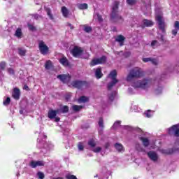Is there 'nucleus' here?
Wrapping results in <instances>:
<instances>
[{
	"label": "nucleus",
	"instance_id": "1",
	"mask_svg": "<svg viewBox=\"0 0 179 179\" xmlns=\"http://www.w3.org/2000/svg\"><path fill=\"white\" fill-rule=\"evenodd\" d=\"M120 2L115 1L111 8L110 13V21L113 23L122 24L124 22V18L122 15H119V5Z\"/></svg>",
	"mask_w": 179,
	"mask_h": 179
},
{
	"label": "nucleus",
	"instance_id": "2",
	"mask_svg": "<svg viewBox=\"0 0 179 179\" xmlns=\"http://www.w3.org/2000/svg\"><path fill=\"white\" fill-rule=\"evenodd\" d=\"M144 71L140 67H133L129 70L126 80L127 83H131L134 79H140L144 77Z\"/></svg>",
	"mask_w": 179,
	"mask_h": 179
},
{
	"label": "nucleus",
	"instance_id": "3",
	"mask_svg": "<svg viewBox=\"0 0 179 179\" xmlns=\"http://www.w3.org/2000/svg\"><path fill=\"white\" fill-rule=\"evenodd\" d=\"M152 81L153 80L152 78H145L141 80L133 82L131 86L134 89L146 90L149 89L150 86L152 85Z\"/></svg>",
	"mask_w": 179,
	"mask_h": 179
},
{
	"label": "nucleus",
	"instance_id": "4",
	"mask_svg": "<svg viewBox=\"0 0 179 179\" xmlns=\"http://www.w3.org/2000/svg\"><path fill=\"white\" fill-rule=\"evenodd\" d=\"M109 77H110L112 81L110 83H108V90H111L113 86H115L119 82V80L116 79V77H117V71H116V70L110 71V73H109Z\"/></svg>",
	"mask_w": 179,
	"mask_h": 179
},
{
	"label": "nucleus",
	"instance_id": "5",
	"mask_svg": "<svg viewBox=\"0 0 179 179\" xmlns=\"http://www.w3.org/2000/svg\"><path fill=\"white\" fill-rule=\"evenodd\" d=\"M38 50H40V53L43 56L48 55L50 54V48L45 43L44 41H38Z\"/></svg>",
	"mask_w": 179,
	"mask_h": 179
},
{
	"label": "nucleus",
	"instance_id": "6",
	"mask_svg": "<svg viewBox=\"0 0 179 179\" xmlns=\"http://www.w3.org/2000/svg\"><path fill=\"white\" fill-rule=\"evenodd\" d=\"M107 62V57L101 56V58H96L91 60L90 65L91 67H93L96 65L105 64Z\"/></svg>",
	"mask_w": 179,
	"mask_h": 179
},
{
	"label": "nucleus",
	"instance_id": "7",
	"mask_svg": "<svg viewBox=\"0 0 179 179\" xmlns=\"http://www.w3.org/2000/svg\"><path fill=\"white\" fill-rule=\"evenodd\" d=\"M71 85L75 89L82 90L84 87H87L89 83L87 81L75 80L72 81Z\"/></svg>",
	"mask_w": 179,
	"mask_h": 179
},
{
	"label": "nucleus",
	"instance_id": "8",
	"mask_svg": "<svg viewBox=\"0 0 179 179\" xmlns=\"http://www.w3.org/2000/svg\"><path fill=\"white\" fill-rule=\"evenodd\" d=\"M156 21L158 22L159 29L162 31V33H166V24L165 21H164L162 16L157 15Z\"/></svg>",
	"mask_w": 179,
	"mask_h": 179
},
{
	"label": "nucleus",
	"instance_id": "9",
	"mask_svg": "<svg viewBox=\"0 0 179 179\" xmlns=\"http://www.w3.org/2000/svg\"><path fill=\"white\" fill-rule=\"evenodd\" d=\"M83 52L84 50L81 48V47L74 46V48H73V49L70 51V53L73 57L78 58L83 54Z\"/></svg>",
	"mask_w": 179,
	"mask_h": 179
},
{
	"label": "nucleus",
	"instance_id": "10",
	"mask_svg": "<svg viewBox=\"0 0 179 179\" xmlns=\"http://www.w3.org/2000/svg\"><path fill=\"white\" fill-rule=\"evenodd\" d=\"M168 134L171 136L179 137V127L177 124L172 125L171 128L168 129Z\"/></svg>",
	"mask_w": 179,
	"mask_h": 179
},
{
	"label": "nucleus",
	"instance_id": "11",
	"mask_svg": "<svg viewBox=\"0 0 179 179\" xmlns=\"http://www.w3.org/2000/svg\"><path fill=\"white\" fill-rule=\"evenodd\" d=\"M57 78L62 81L64 84H68L71 79V76L69 74H62L57 76Z\"/></svg>",
	"mask_w": 179,
	"mask_h": 179
},
{
	"label": "nucleus",
	"instance_id": "12",
	"mask_svg": "<svg viewBox=\"0 0 179 179\" xmlns=\"http://www.w3.org/2000/svg\"><path fill=\"white\" fill-rule=\"evenodd\" d=\"M29 166L32 169H35L38 166H45V163L43 161H34L32 160L29 163Z\"/></svg>",
	"mask_w": 179,
	"mask_h": 179
},
{
	"label": "nucleus",
	"instance_id": "13",
	"mask_svg": "<svg viewBox=\"0 0 179 179\" xmlns=\"http://www.w3.org/2000/svg\"><path fill=\"white\" fill-rule=\"evenodd\" d=\"M126 38L123 35H118L117 36L116 38H115V41L119 43L120 46H123L124 43H125Z\"/></svg>",
	"mask_w": 179,
	"mask_h": 179
},
{
	"label": "nucleus",
	"instance_id": "14",
	"mask_svg": "<svg viewBox=\"0 0 179 179\" xmlns=\"http://www.w3.org/2000/svg\"><path fill=\"white\" fill-rule=\"evenodd\" d=\"M20 90L18 88H14L13 92H12V97L14 98L15 100L20 99Z\"/></svg>",
	"mask_w": 179,
	"mask_h": 179
},
{
	"label": "nucleus",
	"instance_id": "15",
	"mask_svg": "<svg viewBox=\"0 0 179 179\" xmlns=\"http://www.w3.org/2000/svg\"><path fill=\"white\" fill-rule=\"evenodd\" d=\"M148 156L150 157V159L152 162H157L158 159V156L157 154L155 153V152L150 151L148 152Z\"/></svg>",
	"mask_w": 179,
	"mask_h": 179
},
{
	"label": "nucleus",
	"instance_id": "16",
	"mask_svg": "<svg viewBox=\"0 0 179 179\" xmlns=\"http://www.w3.org/2000/svg\"><path fill=\"white\" fill-rule=\"evenodd\" d=\"M95 76H96V78L97 79L102 78L103 77L102 68L98 67L97 69H96Z\"/></svg>",
	"mask_w": 179,
	"mask_h": 179
},
{
	"label": "nucleus",
	"instance_id": "17",
	"mask_svg": "<svg viewBox=\"0 0 179 179\" xmlns=\"http://www.w3.org/2000/svg\"><path fill=\"white\" fill-rule=\"evenodd\" d=\"M61 12H62V14L63 15L64 17H65V18L69 17V10H68V8L65 6L62 7Z\"/></svg>",
	"mask_w": 179,
	"mask_h": 179
},
{
	"label": "nucleus",
	"instance_id": "18",
	"mask_svg": "<svg viewBox=\"0 0 179 179\" xmlns=\"http://www.w3.org/2000/svg\"><path fill=\"white\" fill-rule=\"evenodd\" d=\"M139 140L142 141L143 145L145 148L148 147L150 145V141L149 138H145V137H140Z\"/></svg>",
	"mask_w": 179,
	"mask_h": 179
},
{
	"label": "nucleus",
	"instance_id": "19",
	"mask_svg": "<svg viewBox=\"0 0 179 179\" xmlns=\"http://www.w3.org/2000/svg\"><path fill=\"white\" fill-rule=\"evenodd\" d=\"M174 28L176 29L172 30L171 33H172V35L176 36V34H177L178 31L179 30V21H175V22H174Z\"/></svg>",
	"mask_w": 179,
	"mask_h": 179
},
{
	"label": "nucleus",
	"instance_id": "20",
	"mask_svg": "<svg viewBox=\"0 0 179 179\" xmlns=\"http://www.w3.org/2000/svg\"><path fill=\"white\" fill-rule=\"evenodd\" d=\"M114 148L115 149L117 150V151H118L119 152H121L122 151H124V147H123V145L121 144V143H115L114 144Z\"/></svg>",
	"mask_w": 179,
	"mask_h": 179
},
{
	"label": "nucleus",
	"instance_id": "21",
	"mask_svg": "<svg viewBox=\"0 0 179 179\" xmlns=\"http://www.w3.org/2000/svg\"><path fill=\"white\" fill-rule=\"evenodd\" d=\"M45 11L46 12V14L48 15L49 19H50L51 20H54L53 15L51 13V10L50 8H48L47 6L44 7Z\"/></svg>",
	"mask_w": 179,
	"mask_h": 179
},
{
	"label": "nucleus",
	"instance_id": "22",
	"mask_svg": "<svg viewBox=\"0 0 179 179\" xmlns=\"http://www.w3.org/2000/svg\"><path fill=\"white\" fill-rule=\"evenodd\" d=\"M59 63H61L62 65H64V66H69V60L65 57H64L59 59Z\"/></svg>",
	"mask_w": 179,
	"mask_h": 179
},
{
	"label": "nucleus",
	"instance_id": "23",
	"mask_svg": "<svg viewBox=\"0 0 179 179\" xmlns=\"http://www.w3.org/2000/svg\"><path fill=\"white\" fill-rule=\"evenodd\" d=\"M57 114L55 111H52L50 110H48V117L49 119L52 120L56 117Z\"/></svg>",
	"mask_w": 179,
	"mask_h": 179
},
{
	"label": "nucleus",
	"instance_id": "24",
	"mask_svg": "<svg viewBox=\"0 0 179 179\" xmlns=\"http://www.w3.org/2000/svg\"><path fill=\"white\" fill-rule=\"evenodd\" d=\"M143 25H145L146 27H152L153 26L152 21H150L149 20H143Z\"/></svg>",
	"mask_w": 179,
	"mask_h": 179
},
{
	"label": "nucleus",
	"instance_id": "25",
	"mask_svg": "<svg viewBox=\"0 0 179 179\" xmlns=\"http://www.w3.org/2000/svg\"><path fill=\"white\" fill-rule=\"evenodd\" d=\"M22 35L23 33L22 32L21 28H17L15 31V36H16L17 38H21Z\"/></svg>",
	"mask_w": 179,
	"mask_h": 179
},
{
	"label": "nucleus",
	"instance_id": "26",
	"mask_svg": "<svg viewBox=\"0 0 179 179\" xmlns=\"http://www.w3.org/2000/svg\"><path fill=\"white\" fill-rule=\"evenodd\" d=\"M87 145L90 148H95L96 146V143L93 138H91L90 141H88Z\"/></svg>",
	"mask_w": 179,
	"mask_h": 179
},
{
	"label": "nucleus",
	"instance_id": "27",
	"mask_svg": "<svg viewBox=\"0 0 179 179\" xmlns=\"http://www.w3.org/2000/svg\"><path fill=\"white\" fill-rule=\"evenodd\" d=\"M17 51L19 52V55L21 57H24L26 55L27 50L23 48H17Z\"/></svg>",
	"mask_w": 179,
	"mask_h": 179
},
{
	"label": "nucleus",
	"instance_id": "28",
	"mask_svg": "<svg viewBox=\"0 0 179 179\" xmlns=\"http://www.w3.org/2000/svg\"><path fill=\"white\" fill-rule=\"evenodd\" d=\"M78 101H79V103H86L87 101H89V98H87V96H80L79 98V99L78 100Z\"/></svg>",
	"mask_w": 179,
	"mask_h": 179
},
{
	"label": "nucleus",
	"instance_id": "29",
	"mask_svg": "<svg viewBox=\"0 0 179 179\" xmlns=\"http://www.w3.org/2000/svg\"><path fill=\"white\" fill-rule=\"evenodd\" d=\"M52 66V63L51 62L50 60H48L45 62V69L47 70H50L51 66Z\"/></svg>",
	"mask_w": 179,
	"mask_h": 179
},
{
	"label": "nucleus",
	"instance_id": "30",
	"mask_svg": "<svg viewBox=\"0 0 179 179\" xmlns=\"http://www.w3.org/2000/svg\"><path fill=\"white\" fill-rule=\"evenodd\" d=\"M82 108H83V106H81L75 105L72 106V110L73 111H75V112H78L80 110H82Z\"/></svg>",
	"mask_w": 179,
	"mask_h": 179
},
{
	"label": "nucleus",
	"instance_id": "31",
	"mask_svg": "<svg viewBox=\"0 0 179 179\" xmlns=\"http://www.w3.org/2000/svg\"><path fill=\"white\" fill-rule=\"evenodd\" d=\"M88 6L87 3H80V4H78V8H79L80 10H85L87 9Z\"/></svg>",
	"mask_w": 179,
	"mask_h": 179
},
{
	"label": "nucleus",
	"instance_id": "32",
	"mask_svg": "<svg viewBox=\"0 0 179 179\" xmlns=\"http://www.w3.org/2000/svg\"><path fill=\"white\" fill-rule=\"evenodd\" d=\"M92 31V28L87 24L84 25V31L85 33H90Z\"/></svg>",
	"mask_w": 179,
	"mask_h": 179
},
{
	"label": "nucleus",
	"instance_id": "33",
	"mask_svg": "<svg viewBox=\"0 0 179 179\" xmlns=\"http://www.w3.org/2000/svg\"><path fill=\"white\" fill-rule=\"evenodd\" d=\"M59 110H62V113H68L69 110V108L67 106H64L62 107L61 108H59Z\"/></svg>",
	"mask_w": 179,
	"mask_h": 179
},
{
	"label": "nucleus",
	"instance_id": "34",
	"mask_svg": "<svg viewBox=\"0 0 179 179\" xmlns=\"http://www.w3.org/2000/svg\"><path fill=\"white\" fill-rule=\"evenodd\" d=\"M98 124H99V127H100L101 129L104 128V120L103 117L99 118Z\"/></svg>",
	"mask_w": 179,
	"mask_h": 179
},
{
	"label": "nucleus",
	"instance_id": "35",
	"mask_svg": "<svg viewBox=\"0 0 179 179\" xmlns=\"http://www.w3.org/2000/svg\"><path fill=\"white\" fill-rule=\"evenodd\" d=\"M150 46L152 47V48H155V46H160V43L157 41L154 40L152 42H151Z\"/></svg>",
	"mask_w": 179,
	"mask_h": 179
},
{
	"label": "nucleus",
	"instance_id": "36",
	"mask_svg": "<svg viewBox=\"0 0 179 179\" xmlns=\"http://www.w3.org/2000/svg\"><path fill=\"white\" fill-rule=\"evenodd\" d=\"M27 27L31 31H36V27H35L34 25H32L30 23H27Z\"/></svg>",
	"mask_w": 179,
	"mask_h": 179
},
{
	"label": "nucleus",
	"instance_id": "37",
	"mask_svg": "<svg viewBox=\"0 0 179 179\" xmlns=\"http://www.w3.org/2000/svg\"><path fill=\"white\" fill-rule=\"evenodd\" d=\"M115 97V92H112L110 94H108V99L110 101H113Z\"/></svg>",
	"mask_w": 179,
	"mask_h": 179
},
{
	"label": "nucleus",
	"instance_id": "38",
	"mask_svg": "<svg viewBox=\"0 0 179 179\" xmlns=\"http://www.w3.org/2000/svg\"><path fill=\"white\" fill-rule=\"evenodd\" d=\"M7 73L11 76L15 75V71H14V69L10 67L7 69Z\"/></svg>",
	"mask_w": 179,
	"mask_h": 179
},
{
	"label": "nucleus",
	"instance_id": "39",
	"mask_svg": "<svg viewBox=\"0 0 179 179\" xmlns=\"http://www.w3.org/2000/svg\"><path fill=\"white\" fill-rule=\"evenodd\" d=\"M78 149L80 150V151H83L84 150V145H83V143H78Z\"/></svg>",
	"mask_w": 179,
	"mask_h": 179
},
{
	"label": "nucleus",
	"instance_id": "40",
	"mask_svg": "<svg viewBox=\"0 0 179 179\" xmlns=\"http://www.w3.org/2000/svg\"><path fill=\"white\" fill-rule=\"evenodd\" d=\"M3 106H8L9 104H10V98L7 97L6 100L3 101Z\"/></svg>",
	"mask_w": 179,
	"mask_h": 179
},
{
	"label": "nucleus",
	"instance_id": "41",
	"mask_svg": "<svg viewBox=\"0 0 179 179\" xmlns=\"http://www.w3.org/2000/svg\"><path fill=\"white\" fill-rule=\"evenodd\" d=\"M6 62H2L0 63V69H1V71H4L6 69Z\"/></svg>",
	"mask_w": 179,
	"mask_h": 179
},
{
	"label": "nucleus",
	"instance_id": "42",
	"mask_svg": "<svg viewBox=\"0 0 179 179\" xmlns=\"http://www.w3.org/2000/svg\"><path fill=\"white\" fill-rule=\"evenodd\" d=\"M37 176L38 179H44L45 178V174L43 173L41 171H38L37 173Z\"/></svg>",
	"mask_w": 179,
	"mask_h": 179
},
{
	"label": "nucleus",
	"instance_id": "43",
	"mask_svg": "<svg viewBox=\"0 0 179 179\" xmlns=\"http://www.w3.org/2000/svg\"><path fill=\"white\" fill-rule=\"evenodd\" d=\"M127 3L129 6H134L135 3H136V0H127Z\"/></svg>",
	"mask_w": 179,
	"mask_h": 179
},
{
	"label": "nucleus",
	"instance_id": "44",
	"mask_svg": "<svg viewBox=\"0 0 179 179\" xmlns=\"http://www.w3.org/2000/svg\"><path fill=\"white\" fill-rule=\"evenodd\" d=\"M101 150H102V148H101V147H97V148H94V149L92 150V152H93L94 153H99Z\"/></svg>",
	"mask_w": 179,
	"mask_h": 179
},
{
	"label": "nucleus",
	"instance_id": "45",
	"mask_svg": "<svg viewBox=\"0 0 179 179\" xmlns=\"http://www.w3.org/2000/svg\"><path fill=\"white\" fill-rule=\"evenodd\" d=\"M66 179H77V177L74 175L67 174L66 176Z\"/></svg>",
	"mask_w": 179,
	"mask_h": 179
},
{
	"label": "nucleus",
	"instance_id": "46",
	"mask_svg": "<svg viewBox=\"0 0 179 179\" xmlns=\"http://www.w3.org/2000/svg\"><path fill=\"white\" fill-rule=\"evenodd\" d=\"M151 110H148L147 112L145 113V115L146 117H148V118H150V117H152V113H151Z\"/></svg>",
	"mask_w": 179,
	"mask_h": 179
},
{
	"label": "nucleus",
	"instance_id": "47",
	"mask_svg": "<svg viewBox=\"0 0 179 179\" xmlns=\"http://www.w3.org/2000/svg\"><path fill=\"white\" fill-rule=\"evenodd\" d=\"M152 59V58H143V62L145 63H148L149 62H151Z\"/></svg>",
	"mask_w": 179,
	"mask_h": 179
},
{
	"label": "nucleus",
	"instance_id": "48",
	"mask_svg": "<svg viewBox=\"0 0 179 179\" xmlns=\"http://www.w3.org/2000/svg\"><path fill=\"white\" fill-rule=\"evenodd\" d=\"M50 110L55 112L56 114H57V115L62 113V110H60L59 108H58L57 110Z\"/></svg>",
	"mask_w": 179,
	"mask_h": 179
},
{
	"label": "nucleus",
	"instance_id": "49",
	"mask_svg": "<svg viewBox=\"0 0 179 179\" xmlns=\"http://www.w3.org/2000/svg\"><path fill=\"white\" fill-rule=\"evenodd\" d=\"M124 58H129L131 56V52H126L124 54Z\"/></svg>",
	"mask_w": 179,
	"mask_h": 179
},
{
	"label": "nucleus",
	"instance_id": "50",
	"mask_svg": "<svg viewBox=\"0 0 179 179\" xmlns=\"http://www.w3.org/2000/svg\"><path fill=\"white\" fill-rule=\"evenodd\" d=\"M150 62H151V64H152L153 65H155V66H156V65L158 64L157 60L155 59H152Z\"/></svg>",
	"mask_w": 179,
	"mask_h": 179
},
{
	"label": "nucleus",
	"instance_id": "51",
	"mask_svg": "<svg viewBox=\"0 0 179 179\" xmlns=\"http://www.w3.org/2000/svg\"><path fill=\"white\" fill-rule=\"evenodd\" d=\"M97 19L99 22H102L103 21L102 15L97 14Z\"/></svg>",
	"mask_w": 179,
	"mask_h": 179
},
{
	"label": "nucleus",
	"instance_id": "52",
	"mask_svg": "<svg viewBox=\"0 0 179 179\" xmlns=\"http://www.w3.org/2000/svg\"><path fill=\"white\" fill-rule=\"evenodd\" d=\"M33 17H34V19L36 20H38L41 17V16L38 14H34L33 15Z\"/></svg>",
	"mask_w": 179,
	"mask_h": 179
},
{
	"label": "nucleus",
	"instance_id": "53",
	"mask_svg": "<svg viewBox=\"0 0 179 179\" xmlns=\"http://www.w3.org/2000/svg\"><path fill=\"white\" fill-rule=\"evenodd\" d=\"M66 25L69 26L70 29L73 30V29H74L73 25H72L71 23L67 22Z\"/></svg>",
	"mask_w": 179,
	"mask_h": 179
},
{
	"label": "nucleus",
	"instance_id": "54",
	"mask_svg": "<svg viewBox=\"0 0 179 179\" xmlns=\"http://www.w3.org/2000/svg\"><path fill=\"white\" fill-rule=\"evenodd\" d=\"M53 119H55V122H59L61 120L59 117H55Z\"/></svg>",
	"mask_w": 179,
	"mask_h": 179
},
{
	"label": "nucleus",
	"instance_id": "55",
	"mask_svg": "<svg viewBox=\"0 0 179 179\" xmlns=\"http://www.w3.org/2000/svg\"><path fill=\"white\" fill-rule=\"evenodd\" d=\"M160 41L162 43H165V39L164 38V36L163 35H161V36H160Z\"/></svg>",
	"mask_w": 179,
	"mask_h": 179
},
{
	"label": "nucleus",
	"instance_id": "56",
	"mask_svg": "<svg viewBox=\"0 0 179 179\" xmlns=\"http://www.w3.org/2000/svg\"><path fill=\"white\" fill-rule=\"evenodd\" d=\"M24 90H27V91H29V86L27 85H24Z\"/></svg>",
	"mask_w": 179,
	"mask_h": 179
},
{
	"label": "nucleus",
	"instance_id": "57",
	"mask_svg": "<svg viewBox=\"0 0 179 179\" xmlns=\"http://www.w3.org/2000/svg\"><path fill=\"white\" fill-rule=\"evenodd\" d=\"M108 148H110V143H106L105 144V148H106V149H108Z\"/></svg>",
	"mask_w": 179,
	"mask_h": 179
},
{
	"label": "nucleus",
	"instance_id": "58",
	"mask_svg": "<svg viewBox=\"0 0 179 179\" xmlns=\"http://www.w3.org/2000/svg\"><path fill=\"white\" fill-rule=\"evenodd\" d=\"M53 179H64L63 177H56V178H53Z\"/></svg>",
	"mask_w": 179,
	"mask_h": 179
},
{
	"label": "nucleus",
	"instance_id": "59",
	"mask_svg": "<svg viewBox=\"0 0 179 179\" xmlns=\"http://www.w3.org/2000/svg\"><path fill=\"white\" fill-rule=\"evenodd\" d=\"M115 124H120V122H116Z\"/></svg>",
	"mask_w": 179,
	"mask_h": 179
}]
</instances>
